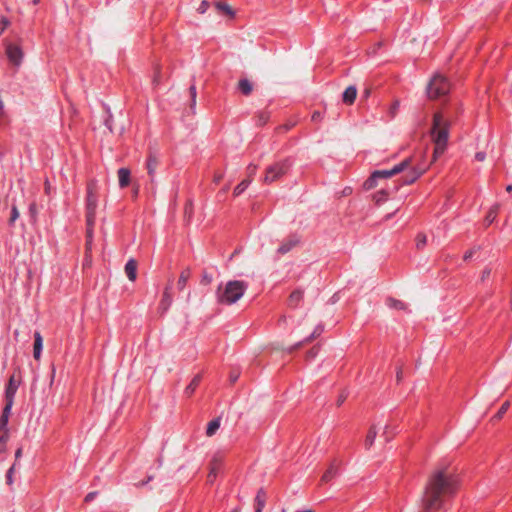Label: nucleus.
Listing matches in <instances>:
<instances>
[{
	"label": "nucleus",
	"instance_id": "nucleus-53",
	"mask_svg": "<svg viewBox=\"0 0 512 512\" xmlns=\"http://www.w3.org/2000/svg\"><path fill=\"white\" fill-rule=\"evenodd\" d=\"M296 512H314L312 509L298 510Z\"/></svg>",
	"mask_w": 512,
	"mask_h": 512
},
{
	"label": "nucleus",
	"instance_id": "nucleus-39",
	"mask_svg": "<svg viewBox=\"0 0 512 512\" xmlns=\"http://www.w3.org/2000/svg\"><path fill=\"white\" fill-rule=\"evenodd\" d=\"M112 123H113V117L111 114H108V116L106 117L105 121H104V124L105 126L109 129V131L111 133H113V127H112Z\"/></svg>",
	"mask_w": 512,
	"mask_h": 512
},
{
	"label": "nucleus",
	"instance_id": "nucleus-23",
	"mask_svg": "<svg viewBox=\"0 0 512 512\" xmlns=\"http://www.w3.org/2000/svg\"><path fill=\"white\" fill-rule=\"evenodd\" d=\"M12 406L13 404L6 403L5 407L3 408L2 415L0 416V429L5 428L7 426Z\"/></svg>",
	"mask_w": 512,
	"mask_h": 512
},
{
	"label": "nucleus",
	"instance_id": "nucleus-59",
	"mask_svg": "<svg viewBox=\"0 0 512 512\" xmlns=\"http://www.w3.org/2000/svg\"><path fill=\"white\" fill-rule=\"evenodd\" d=\"M138 194V188L135 189L134 195L136 196Z\"/></svg>",
	"mask_w": 512,
	"mask_h": 512
},
{
	"label": "nucleus",
	"instance_id": "nucleus-16",
	"mask_svg": "<svg viewBox=\"0 0 512 512\" xmlns=\"http://www.w3.org/2000/svg\"><path fill=\"white\" fill-rule=\"evenodd\" d=\"M304 291L301 289L294 290L289 298H288V306L291 308H296L300 305L303 300Z\"/></svg>",
	"mask_w": 512,
	"mask_h": 512
},
{
	"label": "nucleus",
	"instance_id": "nucleus-43",
	"mask_svg": "<svg viewBox=\"0 0 512 512\" xmlns=\"http://www.w3.org/2000/svg\"><path fill=\"white\" fill-rule=\"evenodd\" d=\"M98 495V492L94 491V492H90L88 493L86 496H85V502H91L95 499V497Z\"/></svg>",
	"mask_w": 512,
	"mask_h": 512
},
{
	"label": "nucleus",
	"instance_id": "nucleus-42",
	"mask_svg": "<svg viewBox=\"0 0 512 512\" xmlns=\"http://www.w3.org/2000/svg\"><path fill=\"white\" fill-rule=\"evenodd\" d=\"M209 7V3L207 1H202L199 8H198V11L203 14L206 12V10L208 9Z\"/></svg>",
	"mask_w": 512,
	"mask_h": 512
},
{
	"label": "nucleus",
	"instance_id": "nucleus-26",
	"mask_svg": "<svg viewBox=\"0 0 512 512\" xmlns=\"http://www.w3.org/2000/svg\"><path fill=\"white\" fill-rule=\"evenodd\" d=\"M376 435H377L376 429L374 427H371L366 435V438H365L366 449H370L372 447V445L374 444Z\"/></svg>",
	"mask_w": 512,
	"mask_h": 512
},
{
	"label": "nucleus",
	"instance_id": "nucleus-10",
	"mask_svg": "<svg viewBox=\"0 0 512 512\" xmlns=\"http://www.w3.org/2000/svg\"><path fill=\"white\" fill-rule=\"evenodd\" d=\"M173 298L171 295V285H168L163 292L162 299L159 304V310L162 314L166 313L171 307Z\"/></svg>",
	"mask_w": 512,
	"mask_h": 512
},
{
	"label": "nucleus",
	"instance_id": "nucleus-14",
	"mask_svg": "<svg viewBox=\"0 0 512 512\" xmlns=\"http://www.w3.org/2000/svg\"><path fill=\"white\" fill-rule=\"evenodd\" d=\"M338 471H339L338 464L336 463V461H333L330 464V466L328 467V469L322 475L321 482L322 483L330 482L333 478L336 477V475L338 474Z\"/></svg>",
	"mask_w": 512,
	"mask_h": 512
},
{
	"label": "nucleus",
	"instance_id": "nucleus-49",
	"mask_svg": "<svg viewBox=\"0 0 512 512\" xmlns=\"http://www.w3.org/2000/svg\"><path fill=\"white\" fill-rule=\"evenodd\" d=\"M44 185H45V193H46V194H50L51 186H50L49 181H48V180H46V181H45V183H44Z\"/></svg>",
	"mask_w": 512,
	"mask_h": 512
},
{
	"label": "nucleus",
	"instance_id": "nucleus-20",
	"mask_svg": "<svg viewBox=\"0 0 512 512\" xmlns=\"http://www.w3.org/2000/svg\"><path fill=\"white\" fill-rule=\"evenodd\" d=\"M266 504V493L261 488L258 490L255 497V512H262Z\"/></svg>",
	"mask_w": 512,
	"mask_h": 512
},
{
	"label": "nucleus",
	"instance_id": "nucleus-1",
	"mask_svg": "<svg viewBox=\"0 0 512 512\" xmlns=\"http://www.w3.org/2000/svg\"><path fill=\"white\" fill-rule=\"evenodd\" d=\"M459 477L449 467L436 468L428 478L421 499L423 512H437L445 501L451 498L459 488Z\"/></svg>",
	"mask_w": 512,
	"mask_h": 512
},
{
	"label": "nucleus",
	"instance_id": "nucleus-7",
	"mask_svg": "<svg viewBox=\"0 0 512 512\" xmlns=\"http://www.w3.org/2000/svg\"><path fill=\"white\" fill-rule=\"evenodd\" d=\"M411 164V159L410 158H406L404 159L403 161H401L399 164L395 165L393 168L391 169H388V170H375L374 173H375V176H377L380 179H387V178H390L402 171H404L405 169H407Z\"/></svg>",
	"mask_w": 512,
	"mask_h": 512
},
{
	"label": "nucleus",
	"instance_id": "nucleus-44",
	"mask_svg": "<svg viewBox=\"0 0 512 512\" xmlns=\"http://www.w3.org/2000/svg\"><path fill=\"white\" fill-rule=\"evenodd\" d=\"M485 158H486V154H485L484 152H477V153L475 154V159H476L477 161H479V162L484 161V160H485Z\"/></svg>",
	"mask_w": 512,
	"mask_h": 512
},
{
	"label": "nucleus",
	"instance_id": "nucleus-12",
	"mask_svg": "<svg viewBox=\"0 0 512 512\" xmlns=\"http://www.w3.org/2000/svg\"><path fill=\"white\" fill-rule=\"evenodd\" d=\"M119 187L125 188L130 184L131 172L128 168L122 167L117 171Z\"/></svg>",
	"mask_w": 512,
	"mask_h": 512
},
{
	"label": "nucleus",
	"instance_id": "nucleus-17",
	"mask_svg": "<svg viewBox=\"0 0 512 512\" xmlns=\"http://www.w3.org/2000/svg\"><path fill=\"white\" fill-rule=\"evenodd\" d=\"M43 348V338L39 331L34 333L33 356L36 360L40 359Z\"/></svg>",
	"mask_w": 512,
	"mask_h": 512
},
{
	"label": "nucleus",
	"instance_id": "nucleus-35",
	"mask_svg": "<svg viewBox=\"0 0 512 512\" xmlns=\"http://www.w3.org/2000/svg\"><path fill=\"white\" fill-rule=\"evenodd\" d=\"M18 218H19V211H18L17 207L15 205H13L11 208V216L9 219V224L13 225Z\"/></svg>",
	"mask_w": 512,
	"mask_h": 512
},
{
	"label": "nucleus",
	"instance_id": "nucleus-33",
	"mask_svg": "<svg viewBox=\"0 0 512 512\" xmlns=\"http://www.w3.org/2000/svg\"><path fill=\"white\" fill-rule=\"evenodd\" d=\"M417 249H423L427 243V237L423 233H419L415 239Z\"/></svg>",
	"mask_w": 512,
	"mask_h": 512
},
{
	"label": "nucleus",
	"instance_id": "nucleus-47",
	"mask_svg": "<svg viewBox=\"0 0 512 512\" xmlns=\"http://www.w3.org/2000/svg\"><path fill=\"white\" fill-rule=\"evenodd\" d=\"M321 118H322V115H321V113H320V112H317V111H316V112H314V113L312 114V120H313V121H319Z\"/></svg>",
	"mask_w": 512,
	"mask_h": 512
},
{
	"label": "nucleus",
	"instance_id": "nucleus-6",
	"mask_svg": "<svg viewBox=\"0 0 512 512\" xmlns=\"http://www.w3.org/2000/svg\"><path fill=\"white\" fill-rule=\"evenodd\" d=\"M290 164L288 160H284L281 162H277L270 167L267 168L264 182L270 184L276 180H278L281 176L287 173L289 170Z\"/></svg>",
	"mask_w": 512,
	"mask_h": 512
},
{
	"label": "nucleus",
	"instance_id": "nucleus-24",
	"mask_svg": "<svg viewBox=\"0 0 512 512\" xmlns=\"http://www.w3.org/2000/svg\"><path fill=\"white\" fill-rule=\"evenodd\" d=\"M200 380H201V377L199 375H196L192 380L191 382L189 383V385H187V387L185 388L184 390V394L187 396V397H190L194 391L196 390V388L198 387L199 383H200Z\"/></svg>",
	"mask_w": 512,
	"mask_h": 512
},
{
	"label": "nucleus",
	"instance_id": "nucleus-5",
	"mask_svg": "<svg viewBox=\"0 0 512 512\" xmlns=\"http://www.w3.org/2000/svg\"><path fill=\"white\" fill-rule=\"evenodd\" d=\"M450 90L449 81L442 75H435L428 84L427 94L430 98L446 95Z\"/></svg>",
	"mask_w": 512,
	"mask_h": 512
},
{
	"label": "nucleus",
	"instance_id": "nucleus-55",
	"mask_svg": "<svg viewBox=\"0 0 512 512\" xmlns=\"http://www.w3.org/2000/svg\"><path fill=\"white\" fill-rule=\"evenodd\" d=\"M309 355H310L311 357H314V356L316 355V352H314L313 350H311V351L309 352Z\"/></svg>",
	"mask_w": 512,
	"mask_h": 512
},
{
	"label": "nucleus",
	"instance_id": "nucleus-19",
	"mask_svg": "<svg viewBox=\"0 0 512 512\" xmlns=\"http://www.w3.org/2000/svg\"><path fill=\"white\" fill-rule=\"evenodd\" d=\"M157 166H158V159H157L156 155L150 154L147 159L146 168H147L148 175L151 178V181H153V179H154Z\"/></svg>",
	"mask_w": 512,
	"mask_h": 512
},
{
	"label": "nucleus",
	"instance_id": "nucleus-46",
	"mask_svg": "<svg viewBox=\"0 0 512 512\" xmlns=\"http://www.w3.org/2000/svg\"><path fill=\"white\" fill-rule=\"evenodd\" d=\"M256 172V166L255 165H249L248 166V173H249V177H251L252 175H254Z\"/></svg>",
	"mask_w": 512,
	"mask_h": 512
},
{
	"label": "nucleus",
	"instance_id": "nucleus-54",
	"mask_svg": "<svg viewBox=\"0 0 512 512\" xmlns=\"http://www.w3.org/2000/svg\"><path fill=\"white\" fill-rule=\"evenodd\" d=\"M506 191H508V192L512 191V185H508V186L506 187Z\"/></svg>",
	"mask_w": 512,
	"mask_h": 512
},
{
	"label": "nucleus",
	"instance_id": "nucleus-22",
	"mask_svg": "<svg viewBox=\"0 0 512 512\" xmlns=\"http://www.w3.org/2000/svg\"><path fill=\"white\" fill-rule=\"evenodd\" d=\"M238 89L243 95L248 96L253 90V85L248 79L243 78L238 82Z\"/></svg>",
	"mask_w": 512,
	"mask_h": 512
},
{
	"label": "nucleus",
	"instance_id": "nucleus-57",
	"mask_svg": "<svg viewBox=\"0 0 512 512\" xmlns=\"http://www.w3.org/2000/svg\"><path fill=\"white\" fill-rule=\"evenodd\" d=\"M237 377H238L237 375L232 376V381H233V382H234V381H236V380H237Z\"/></svg>",
	"mask_w": 512,
	"mask_h": 512
},
{
	"label": "nucleus",
	"instance_id": "nucleus-50",
	"mask_svg": "<svg viewBox=\"0 0 512 512\" xmlns=\"http://www.w3.org/2000/svg\"><path fill=\"white\" fill-rule=\"evenodd\" d=\"M22 456V448H18L15 452V458L16 460L20 459V457Z\"/></svg>",
	"mask_w": 512,
	"mask_h": 512
},
{
	"label": "nucleus",
	"instance_id": "nucleus-18",
	"mask_svg": "<svg viewBox=\"0 0 512 512\" xmlns=\"http://www.w3.org/2000/svg\"><path fill=\"white\" fill-rule=\"evenodd\" d=\"M357 96V88L353 85L348 86L343 92L342 99L346 104H353Z\"/></svg>",
	"mask_w": 512,
	"mask_h": 512
},
{
	"label": "nucleus",
	"instance_id": "nucleus-40",
	"mask_svg": "<svg viewBox=\"0 0 512 512\" xmlns=\"http://www.w3.org/2000/svg\"><path fill=\"white\" fill-rule=\"evenodd\" d=\"M212 279H213V278H212V275H211V274H209V273H207V272H204V273H203V275H202V280H201V282H202L203 284L208 285V284H210V283L212 282Z\"/></svg>",
	"mask_w": 512,
	"mask_h": 512
},
{
	"label": "nucleus",
	"instance_id": "nucleus-36",
	"mask_svg": "<svg viewBox=\"0 0 512 512\" xmlns=\"http://www.w3.org/2000/svg\"><path fill=\"white\" fill-rule=\"evenodd\" d=\"M189 91H190V95H191V108H194L196 105V95H197L195 84H192L190 86Z\"/></svg>",
	"mask_w": 512,
	"mask_h": 512
},
{
	"label": "nucleus",
	"instance_id": "nucleus-27",
	"mask_svg": "<svg viewBox=\"0 0 512 512\" xmlns=\"http://www.w3.org/2000/svg\"><path fill=\"white\" fill-rule=\"evenodd\" d=\"M386 304L388 307L397 309V310H405L406 304L400 300L394 299V298H388L386 300Z\"/></svg>",
	"mask_w": 512,
	"mask_h": 512
},
{
	"label": "nucleus",
	"instance_id": "nucleus-21",
	"mask_svg": "<svg viewBox=\"0 0 512 512\" xmlns=\"http://www.w3.org/2000/svg\"><path fill=\"white\" fill-rule=\"evenodd\" d=\"M190 276H191V270L189 268L184 269L180 273V276H179V279H178V282H177V287H178V289L180 291L185 289Z\"/></svg>",
	"mask_w": 512,
	"mask_h": 512
},
{
	"label": "nucleus",
	"instance_id": "nucleus-3",
	"mask_svg": "<svg viewBox=\"0 0 512 512\" xmlns=\"http://www.w3.org/2000/svg\"><path fill=\"white\" fill-rule=\"evenodd\" d=\"M247 289L248 284L244 281H228L223 287L221 285L218 287L216 293L217 301L224 305L235 304L243 297Z\"/></svg>",
	"mask_w": 512,
	"mask_h": 512
},
{
	"label": "nucleus",
	"instance_id": "nucleus-38",
	"mask_svg": "<svg viewBox=\"0 0 512 512\" xmlns=\"http://www.w3.org/2000/svg\"><path fill=\"white\" fill-rule=\"evenodd\" d=\"M322 332H323V327L322 326H317L315 328V330L311 333V335L305 341L312 340L313 338L319 336Z\"/></svg>",
	"mask_w": 512,
	"mask_h": 512
},
{
	"label": "nucleus",
	"instance_id": "nucleus-58",
	"mask_svg": "<svg viewBox=\"0 0 512 512\" xmlns=\"http://www.w3.org/2000/svg\"><path fill=\"white\" fill-rule=\"evenodd\" d=\"M39 3V0H33V4L36 5Z\"/></svg>",
	"mask_w": 512,
	"mask_h": 512
},
{
	"label": "nucleus",
	"instance_id": "nucleus-48",
	"mask_svg": "<svg viewBox=\"0 0 512 512\" xmlns=\"http://www.w3.org/2000/svg\"><path fill=\"white\" fill-rule=\"evenodd\" d=\"M192 211V203L189 201L188 203H186V206H185V213L186 214H190Z\"/></svg>",
	"mask_w": 512,
	"mask_h": 512
},
{
	"label": "nucleus",
	"instance_id": "nucleus-56",
	"mask_svg": "<svg viewBox=\"0 0 512 512\" xmlns=\"http://www.w3.org/2000/svg\"><path fill=\"white\" fill-rule=\"evenodd\" d=\"M397 379L400 380L401 379V371H398L397 372Z\"/></svg>",
	"mask_w": 512,
	"mask_h": 512
},
{
	"label": "nucleus",
	"instance_id": "nucleus-30",
	"mask_svg": "<svg viewBox=\"0 0 512 512\" xmlns=\"http://www.w3.org/2000/svg\"><path fill=\"white\" fill-rule=\"evenodd\" d=\"M498 208H499L498 205H494L493 207L490 208V210L485 218V221L488 225L491 224L495 220L497 213H498Z\"/></svg>",
	"mask_w": 512,
	"mask_h": 512
},
{
	"label": "nucleus",
	"instance_id": "nucleus-32",
	"mask_svg": "<svg viewBox=\"0 0 512 512\" xmlns=\"http://www.w3.org/2000/svg\"><path fill=\"white\" fill-rule=\"evenodd\" d=\"M216 7H217L218 10L223 11L224 13L229 15L230 17H233L234 14H235L234 11L232 10V8L228 4H226V3L219 2V3L216 4Z\"/></svg>",
	"mask_w": 512,
	"mask_h": 512
},
{
	"label": "nucleus",
	"instance_id": "nucleus-8",
	"mask_svg": "<svg viewBox=\"0 0 512 512\" xmlns=\"http://www.w3.org/2000/svg\"><path fill=\"white\" fill-rule=\"evenodd\" d=\"M6 54L9 61L15 65L20 66L23 59V51L18 45L9 44L6 47Z\"/></svg>",
	"mask_w": 512,
	"mask_h": 512
},
{
	"label": "nucleus",
	"instance_id": "nucleus-41",
	"mask_svg": "<svg viewBox=\"0 0 512 512\" xmlns=\"http://www.w3.org/2000/svg\"><path fill=\"white\" fill-rule=\"evenodd\" d=\"M14 468H15V465H12L9 470L7 471V474H6V479H7V483L8 484H12L13 480H12V474L14 472Z\"/></svg>",
	"mask_w": 512,
	"mask_h": 512
},
{
	"label": "nucleus",
	"instance_id": "nucleus-45",
	"mask_svg": "<svg viewBox=\"0 0 512 512\" xmlns=\"http://www.w3.org/2000/svg\"><path fill=\"white\" fill-rule=\"evenodd\" d=\"M7 438V435L0 436V451L4 448Z\"/></svg>",
	"mask_w": 512,
	"mask_h": 512
},
{
	"label": "nucleus",
	"instance_id": "nucleus-29",
	"mask_svg": "<svg viewBox=\"0 0 512 512\" xmlns=\"http://www.w3.org/2000/svg\"><path fill=\"white\" fill-rule=\"evenodd\" d=\"M251 183V179H245L243 181H241L234 189V195L235 196H239L240 194H242L247 188L248 186L250 185Z\"/></svg>",
	"mask_w": 512,
	"mask_h": 512
},
{
	"label": "nucleus",
	"instance_id": "nucleus-15",
	"mask_svg": "<svg viewBox=\"0 0 512 512\" xmlns=\"http://www.w3.org/2000/svg\"><path fill=\"white\" fill-rule=\"evenodd\" d=\"M125 273L130 281H135L137 277V262L135 259H129L125 264Z\"/></svg>",
	"mask_w": 512,
	"mask_h": 512
},
{
	"label": "nucleus",
	"instance_id": "nucleus-34",
	"mask_svg": "<svg viewBox=\"0 0 512 512\" xmlns=\"http://www.w3.org/2000/svg\"><path fill=\"white\" fill-rule=\"evenodd\" d=\"M257 118H258L257 119V123L259 125H264L269 120V113L261 111V112L258 113Z\"/></svg>",
	"mask_w": 512,
	"mask_h": 512
},
{
	"label": "nucleus",
	"instance_id": "nucleus-9",
	"mask_svg": "<svg viewBox=\"0 0 512 512\" xmlns=\"http://www.w3.org/2000/svg\"><path fill=\"white\" fill-rule=\"evenodd\" d=\"M300 243V238L297 235H291L287 239H285L277 249V252L281 255H284L291 251L295 246Z\"/></svg>",
	"mask_w": 512,
	"mask_h": 512
},
{
	"label": "nucleus",
	"instance_id": "nucleus-52",
	"mask_svg": "<svg viewBox=\"0 0 512 512\" xmlns=\"http://www.w3.org/2000/svg\"><path fill=\"white\" fill-rule=\"evenodd\" d=\"M472 254H473V253H472V251H467V252L464 254V259H465V260H468L469 258H471V257H472Z\"/></svg>",
	"mask_w": 512,
	"mask_h": 512
},
{
	"label": "nucleus",
	"instance_id": "nucleus-37",
	"mask_svg": "<svg viewBox=\"0 0 512 512\" xmlns=\"http://www.w3.org/2000/svg\"><path fill=\"white\" fill-rule=\"evenodd\" d=\"M509 405H510V404H509V402H508V401L504 402V403L501 405V407H500V409L498 410V412H497V414H496V416H495V417H496V418H498V419L502 418V416L507 412V410H508V408H509Z\"/></svg>",
	"mask_w": 512,
	"mask_h": 512
},
{
	"label": "nucleus",
	"instance_id": "nucleus-31",
	"mask_svg": "<svg viewBox=\"0 0 512 512\" xmlns=\"http://www.w3.org/2000/svg\"><path fill=\"white\" fill-rule=\"evenodd\" d=\"M422 173H423V170H416V169H414L410 173V176L406 177V179L404 180V184H412L413 182H415L421 176Z\"/></svg>",
	"mask_w": 512,
	"mask_h": 512
},
{
	"label": "nucleus",
	"instance_id": "nucleus-28",
	"mask_svg": "<svg viewBox=\"0 0 512 512\" xmlns=\"http://www.w3.org/2000/svg\"><path fill=\"white\" fill-rule=\"evenodd\" d=\"M379 178L375 176V173L373 172L370 177L364 182V188L366 190H371L375 188L378 184Z\"/></svg>",
	"mask_w": 512,
	"mask_h": 512
},
{
	"label": "nucleus",
	"instance_id": "nucleus-13",
	"mask_svg": "<svg viewBox=\"0 0 512 512\" xmlns=\"http://www.w3.org/2000/svg\"><path fill=\"white\" fill-rule=\"evenodd\" d=\"M221 467H222V459L220 456L215 455L212 458L210 472L208 474V479L210 482H212L216 478L217 473L221 469Z\"/></svg>",
	"mask_w": 512,
	"mask_h": 512
},
{
	"label": "nucleus",
	"instance_id": "nucleus-4",
	"mask_svg": "<svg viewBox=\"0 0 512 512\" xmlns=\"http://www.w3.org/2000/svg\"><path fill=\"white\" fill-rule=\"evenodd\" d=\"M98 197L96 194V182H90L87 186L86 197V221H87V245L92 242V228L95 222Z\"/></svg>",
	"mask_w": 512,
	"mask_h": 512
},
{
	"label": "nucleus",
	"instance_id": "nucleus-25",
	"mask_svg": "<svg viewBox=\"0 0 512 512\" xmlns=\"http://www.w3.org/2000/svg\"><path fill=\"white\" fill-rule=\"evenodd\" d=\"M220 424H221L220 418H215V419L211 420L207 425L206 435L209 437L213 436L217 432V430L220 428Z\"/></svg>",
	"mask_w": 512,
	"mask_h": 512
},
{
	"label": "nucleus",
	"instance_id": "nucleus-51",
	"mask_svg": "<svg viewBox=\"0 0 512 512\" xmlns=\"http://www.w3.org/2000/svg\"><path fill=\"white\" fill-rule=\"evenodd\" d=\"M490 272H491L490 269H485L482 274V279L489 277Z\"/></svg>",
	"mask_w": 512,
	"mask_h": 512
},
{
	"label": "nucleus",
	"instance_id": "nucleus-11",
	"mask_svg": "<svg viewBox=\"0 0 512 512\" xmlns=\"http://www.w3.org/2000/svg\"><path fill=\"white\" fill-rule=\"evenodd\" d=\"M17 389H18V384L15 382L14 377H11L9 379L8 385L5 389L6 403L13 404Z\"/></svg>",
	"mask_w": 512,
	"mask_h": 512
},
{
	"label": "nucleus",
	"instance_id": "nucleus-2",
	"mask_svg": "<svg viewBox=\"0 0 512 512\" xmlns=\"http://www.w3.org/2000/svg\"><path fill=\"white\" fill-rule=\"evenodd\" d=\"M449 131L450 121L444 118L441 113H435L431 128V137L435 145L434 159L445 152L448 145Z\"/></svg>",
	"mask_w": 512,
	"mask_h": 512
}]
</instances>
